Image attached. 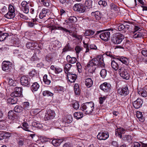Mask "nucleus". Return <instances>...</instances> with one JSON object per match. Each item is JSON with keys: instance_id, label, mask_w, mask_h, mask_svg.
<instances>
[{"instance_id": "nucleus-38", "label": "nucleus", "mask_w": 147, "mask_h": 147, "mask_svg": "<svg viewBox=\"0 0 147 147\" xmlns=\"http://www.w3.org/2000/svg\"><path fill=\"white\" fill-rule=\"evenodd\" d=\"M77 18L75 16H71L68 19L67 22L68 23H74L76 22Z\"/></svg>"}, {"instance_id": "nucleus-54", "label": "nucleus", "mask_w": 147, "mask_h": 147, "mask_svg": "<svg viewBox=\"0 0 147 147\" xmlns=\"http://www.w3.org/2000/svg\"><path fill=\"white\" fill-rule=\"evenodd\" d=\"M8 81L9 84L10 86H14L16 85L15 81L12 79L9 78Z\"/></svg>"}, {"instance_id": "nucleus-7", "label": "nucleus", "mask_w": 147, "mask_h": 147, "mask_svg": "<svg viewBox=\"0 0 147 147\" xmlns=\"http://www.w3.org/2000/svg\"><path fill=\"white\" fill-rule=\"evenodd\" d=\"M22 9L23 11L26 13H28L29 11V6H32L31 4L29 2H27L26 1H23L22 3Z\"/></svg>"}, {"instance_id": "nucleus-55", "label": "nucleus", "mask_w": 147, "mask_h": 147, "mask_svg": "<svg viewBox=\"0 0 147 147\" xmlns=\"http://www.w3.org/2000/svg\"><path fill=\"white\" fill-rule=\"evenodd\" d=\"M117 29L119 31H121L125 28L124 25L123 24H118L117 25Z\"/></svg>"}, {"instance_id": "nucleus-36", "label": "nucleus", "mask_w": 147, "mask_h": 147, "mask_svg": "<svg viewBox=\"0 0 147 147\" xmlns=\"http://www.w3.org/2000/svg\"><path fill=\"white\" fill-rule=\"evenodd\" d=\"M110 9L113 11H118L119 8L117 6L113 3H111L110 5Z\"/></svg>"}, {"instance_id": "nucleus-10", "label": "nucleus", "mask_w": 147, "mask_h": 147, "mask_svg": "<svg viewBox=\"0 0 147 147\" xmlns=\"http://www.w3.org/2000/svg\"><path fill=\"white\" fill-rule=\"evenodd\" d=\"M91 14L93 18L96 21H99L102 17V13L98 11L92 12Z\"/></svg>"}, {"instance_id": "nucleus-21", "label": "nucleus", "mask_w": 147, "mask_h": 147, "mask_svg": "<svg viewBox=\"0 0 147 147\" xmlns=\"http://www.w3.org/2000/svg\"><path fill=\"white\" fill-rule=\"evenodd\" d=\"M145 34V33L143 32V30H141L140 32H138L134 35L133 37L136 38H143Z\"/></svg>"}, {"instance_id": "nucleus-5", "label": "nucleus", "mask_w": 147, "mask_h": 147, "mask_svg": "<svg viewBox=\"0 0 147 147\" xmlns=\"http://www.w3.org/2000/svg\"><path fill=\"white\" fill-rule=\"evenodd\" d=\"M55 115V114L53 111L49 110L45 113L44 117L45 121L52 120L54 118Z\"/></svg>"}, {"instance_id": "nucleus-1", "label": "nucleus", "mask_w": 147, "mask_h": 147, "mask_svg": "<svg viewBox=\"0 0 147 147\" xmlns=\"http://www.w3.org/2000/svg\"><path fill=\"white\" fill-rule=\"evenodd\" d=\"M94 103L92 102H90L83 104L82 107L83 111L85 110L86 113L89 114L92 113L94 109Z\"/></svg>"}, {"instance_id": "nucleus-22", "label": "nucleus", "mask_w": 147, "mask_h": 147, "mask_svg": "<svg viewBox=\"0 0 147 147\" xmlns=\"http://www.w3.org/2000/svg\"><path fill=\"white\" fill-rule=\"evenodd\" d=\"M51 78L50 76H47V75H45L43 77V80L45 84L48 85L51 82Z\"/></svg>"}, {"instance_id": "nucleus-61", "label": "nucleus", "mask_w": 147, "mask_h": 147, "mask_svg": "<svg viewBox=\"0 0 147 147\" xmlns=\"http://www.w3.org/2000/svg\"><path fill=\"white\" fill-rule=\"evenodd\" d=\"M0 11L3 14L7 12V7L5 6H4L0 9Z\"/></svg>"}, {"instance_id": "nucleus-56", "label": "nucleus", "mask_w": 147, "mask_h": 147, "mask_svg": "<svg viewBox=\"0 0 147 147\" xmlns=\"http://www.w3.org/2000/svg\"><path fill=\"white\" fill-rule=\"evenodd\" d=\"M34 45L32 42H28L26 43V47L30 49L31 47H34Z\"/></svg>"}, {"instance_id": "nucleus-13", "label": "nucleus", "mask_w": 147, "mask_h": 147, "mask_svg": "<svg viewBox=\"0 0 147 147\" xmlns=\"http://www.w3.org/2000/svg\"><path fill=\"white\" fill-rule=\"evenodd\" d=\"M109 137V134L107 132H99L97 136V138L100 140H105L108 138Z\"/></svg>"}, {"instance_id": "nucleus-35", "label": "nucleus", "mask_w": 147, "mask_h": 147, "mask_svg": "<svg viewBox=\"0 0 147 147\" xmlns=\"http://www.w3.org/2000/svg\"><path fill=\"white\" fill-rule=\"evenodd\" d=\"M54 89L57 92L61 93L64 91V88L62 86H58L54 88Z\"/></svg>"}, {"instance_id": "nucleus-37", "label": "nucleus", "mask_w": 147, "mask_h": 147, "mask_svg": "<svg viewBox=\"0 0 147 147\" xmlns=\"http://www.w3.org/2000/svg\"><path fill=\"white\" fill-rule=\"evenodd\" d=\"M14 111L16 112L21 113L23 110V108L21 106L17 105L14 107Z\"/></svg>"}, {"instance_id": "nucleus-16", "label": "nucleus", "mask_w": 147, "mask_h": 147, "mask_svg": "<svg viewBox=\"0 0 147 147\" xmlns=\"http://www.w3.org/2000/svg\"><path fill=\"white\" fill-rule=\"evenodd\" d=\"M110 84L107 82L103 83L100 86V89L105 92H108L110 89Z\"/></svg>"}, {"instance_id": "nucleus-48", "label": "nucleus", "mask_w": 147, "mask_h": 147, "mask_svg": "<svg viewBox=\"0 0 147 147\" xmlns=\"http://www.w3.org/2000/svg\"><path fill=\"white\" fill-rule=\"evenodd\" d=\"M139 94H141L143 97H146L147 96V92L145 90H142L141 91L138 92Z\"/></svg>"}, {"instance_id": "nucleus-33", "label": "nucleus", "mask_w": 147, "mask_h": 147, "mask_svg": "<svg viewBox=\"0 0 147 147\" xmlns=\"http://www.w3.org/2000/svg\"><path fill=\"white\" fill-rule=\"evenodd\" d=\"M39 87V85L36 82L34 83L31 86V89L33 91H36Z\"/></svg>"}, {"instance_id": "nucleus-31", "label": "nucleus", "mask_w": 147, "mask_h": 147, "mask_svg": "<svg viewBox=\"0 0 147 147\" xmlns=\"http://www.w3.org/2000/svg\"><path fill=\"white\" fill-rule=\"evenodd\" d=\"M136 116L139 120L142 122L144 121V118L143 117L142 113L140 111H137Z\"/></svg>"}, {"instance_id": "nucleus-28", "label": "nucleus", "mask_w": 147, "mask_h": 147, "mask_svg": "<svg viewBox=\"0 0 147 147\" xmlns=\"http://www.w3.org/2000/svg\"><path fill=\"white\" fill-rule=\"evenodd\" d=\"M5 17L8 19L13 18L15 16V13L12 11H8V12L5 15Z\"/></svg>"}, {"instance_id": "nucleus-9", "label": "nucleus", "mask_w": 147, "mask_h": 147, "mask_svg": "<svg viewBox=\"0 0 147 147\" xmlns=\"http://www.w3.org/2000/svg\"><path fill=\"white\" fill-rule=\"evenodd\" d=\"M117 92L121 96H125L129 94V91L128 87L125 86L124 88L118 89Z\"/></svg>"}, {"instance_id": "nucleus-40", "label": "nucleus", "mask_w": 147, "mask_h": 147, "mask_svg": "<svg viewBox=\"0 0 147 147\" xmlns=\"http://www.w3.org/2000/svg\"><path fill=\"white\" fill-rule=\"evenodd\" d=\"M92 0H87L85 2V4L86 7L90 8L92 7Z\"/></svg>"}, {"instance_id": "nucleus-15", "label": "nucleus", "mask_w": 147, "mask_h": 147, "mask_svg": "<svg viewBox=\"0 0 147 147\" xmlns=\"http://www.w3.org/2000/svg\"><path fill=\"white\" fill-rule=\"evenodd\" d=\"M142 103L143 101L141 99L138 98L133 102V105L135 109H138L142 106Z\"/></svg>"}, {"instance_id": "nucleus-53", "label": "nucleus", "mask_w": 147, "mask_h": 147, "mask_svg": "<svg viewBox=\"0 0 147 147\" xmlns=\"http://www.w3.org/2000/svg\"><path fill=\"white\" fill-rule=\"evenodd\" d=\"M99 56L96 58H94L93 59L94 62V63L95 66H96L99 65Z\"/></svg>"}, {"instance_id": "nucleus-63", "label": "nucleus", "mask_w": 147, "mask_h": 147, "mask_svg": "<svg viewBox=\"0 0 147 147\" xmlns=\"http://www.w3.org/2000/svg\"><path fill=\"white\" fill-rule=\"evenodd\" d=\"M106 98V97L105 96H104L103 97H100L99 98V103L100 104H103V102L105 100Z\"/></svg>"}, {"instance_id": "nucleus-19", "label": "nucleus", "mask_w": 147, "mask_h": 147, "mask_svg": "<svg viewBox=\"0 0 147 147\" xmlns=\"http://www.w3.org/2000/svg\"><path fill=\"white\" fill-rule=\"evenodd\" d=\"M118 61L117 58H116L114 60H113L111 62V67L115 71L117 70L119 68Z\"/></svg>"}, {"instance_id": "nucleus-47", "label": "nucleus", "mask_w": 147, "mask_h": 147, "mask_svg": "<svg viewBox=\"0 0 147 147\" xmlns=\"http://www.w3.org/2000/svg\"><path fill=\"white\" fill-rule=\"evenodd\" d=\"M32 125L34 127H37L38 128H40L42 127V125L41 124L35 121H33L32 122Z\"/></svg>"}, {"instance_id": "nucleus-14", "label": "nucleus", "mask_w": 147, "mask_h": 147, "mask_svg": "<svg viewBox=\"0 0 147 147\" xmlns=\"http://www.w3.org/2000/svg\"><path fill=\"white\" fill-rule=\"evenodd\" d=\"M67 74V77L69 81L71 83L74 82L77 78L76 75L70 72H68Z\"/></svg>"}, {"instance_id": "nucleus-58", "label": "nucleus", "mask_w": 147, "mask_h": 147, "mask_svg": "<svg viewBox=\"0 0 147 147\" xmlns=\"http://www.w3.org/2000/svg\"><path fill=\"white\" fill-rule=\"evenodd\" d=\"M49 0H41V2L43 5L46 6H48L49 5Z\"/></svg>"}, {"instance_id": "nucleus-42", "label": "nucleus", "mask_w": 147, "mask_h": 147, "mask_svg": "<svg viewBox=\"0 0 147 147\" xmlns=\"http://www.w3.org/2000/svg\"><path fill=\"white\" fill-rule=\"evenodd\" d=\"M74 89L75 93L76 95H79L80 93L79 85L78 84H76L74 86Z\"/></svg>"}, {"instance_id": "nucleus-41", "label": "nucleus", "mask_w": 147, "mask_h": 147, "mask_svg": "<svg viewBox=\"0 0 147 147\" xmlns=\"http://www.w3.org/2000/svg\"><path fill=\"white\" fill-rule=\"evenodd\" d=\"M43 95L44 96H52L53 95V93L48 90H45L42 93Z\"/></svg>"}, {"instance_id": "nucleus-60", "label": "nucleus", "mask_w": 147, "mask_h": 147, "mask_svg": "<svg viewBox=\"0 0 147 147\" xmlns=\"http://www.w3.org/2000/svg\"><path fill=\"white\" fill-rule=\"evenodd\" d=\"M45 59L46 61L48 62H51L52 61V58L50 55H47L45 57Z\"/></svg>"}, {"instance_id": "nucleus-17", "label": "nucleus", "mask_w": 147, "mask_h": 147, "mask_svg": "<svg viewBox=\"0 0 147 147\" xmlns=\"http://www.w3.org/2000/svg\"><path fill=\"white\" fill-rule=\"evenodd\" d=\"M49 11L48 9L43 8L42 9V11L40 13L39 15V18L40 19H42L44 17L48 16L49 14Z\"/></svg>"}, {"instance_id": "nucleus-2", "label": "nucleus", "mask_w": 147, "mask_h": 147, "mask_svg": "<svg viewBox=\"0 0 147 147\" xmlns=\"http://www.w3.org/2000/svg\"><path fill=\"white\" fill-rule=\"evenodd\" d=\"M124 38V36L119 33H116L111 38V40L114 44H118L121 43Z\"/></svg>"}, {"instance_id": "nucleus-39", "label": "nucleus", "mask_w": 147, "mask_h": 147, "mask_svg": "<svg viewBox=\"0 0 147 147\" xmlns=\"http://www.w3.org/2000/svg\"><path fill=\"white\" fill-rule=\"evenodd\" d=\"M99 65L101 67L105 66V63L103 61V57L102 55L99 56Z\"/></svg>"}, {"instance_id": "nucleus-62", "label": "nucleus", "mask_w": 147, "mask_h": 147, "mask_svg": "<svg viewBox=\"0 0 147 147\" xmlns=\"http://www.w3.org/2000/svg\"><path fill=\"white\" fill-rule=\"evenodd\" d=\"M9 11H12L15 13V10L14 7L11 5H9L8 7Z\"/></svg>"}, {"instance_id": "nucleus-4", "label": "nucleus", "mask_w": 147, "mask_h": 147, "mask_svg": "<svg viewBox=\"0 0 147 147\" xmlns=\"http://www.w3.org/2000/svg\"><path fill=\"white\" fill-rule=\"evenodd\" d=\"M73 9L75 11H78L80 13H82L85 11L86 7L82 4L77 3L73 6Z\"/></svg>"}, {"instance_id": "nucleus-44", "label": "nucleus", "mask_w": 147, "mask_h": 147, "mask_svg": "<svg viewBox=\"0 0 147 147\" xmlns=\"http://www.w3.org/2000/svg\"><path fill=\"white\" fill-rule=\"evenodd\" d=\"M94 33V31L91 30H88L85 31L84 35L86 36H91L93 35Z\"/></svg>"}, {"instance_id": "nucleus-18", "label": "nucleus", "mask_w": 147, "mask_h": 147, "mask_svg": "<svg viewBox=\"0 0 147 147\" xmlns=\"http://www.w3.org/2000/svg\"><path fill=\"white\" fill-rule=\"evenodd\" d=\"M125 130L121 127L118 128L115 130V135L116 136H118L120 138H122V134L125 133Z\"/></svg>"}, {"instance_id": "nucleus-30", "label": "nucleus", "mask_w": 147, "mask_h": 147, "mask_svg": "<svg viewBox=\"0 0 147 147\" xmlns=\"http://www.w3.org/2000/svg\"><path fill=\"white\" fill-rule=\"evenodd\" d=\"M22 124L23 127V129L24 130L27 131H31L30 127L31 126L29 125L27 123L24 122L22 123Z\"/></svg>"}, {"instance_id": "nucleus-59", "label": "nucleus", "mask_w": 147, "mask_h": 147, "mask_svg": "<svg viewBox=\"0 0 147 147\" xmlns=\"http://www.w3.org/2000/svg\"><path fill=\"white\" fill-rule=\"evenodd\" d=\"M98 4L100 5H102L104 7H105L107 5V3L105 1L100 0L98 2Z\"/></svg>"}, {"instance_id": "nucleus-64", "label": "nucleus", "mask_w": 147, "mask_h": 147, "mask_svg": "<svg viewBox=\"0 0 147 147\" xmlns=\"http://www.w3.org/2000/svg\"><path fill=\"white\" fill-rule=\"evenodd\" d=\"M82 48L80 47L77 46L76 47L75 50L76 51L77 53H79L82 50Z\"/></svg>"}, {"instance_id": "nucleus-52", "label": "nucleus", "mask_w": 147, "mask_h": 147, "mask_svg": "<svg viewBox=\"0 0 147 147\" xmlns=\"http://www.w3.org/2000/svg\"><path fill=\"white\" fill-rule=\"evenodd\" d=\"M95 66L94 63V62L93 59L90 60L87 65V67L88 68L89 67H93V66Z\"/></svg>"}, {"instance_id": "nucleus-51", "label": "nucleus", "mask_w": 147, "mask_h": 147, "mask_svg": "<svg viewBox=\"0 0 147 147\" xmlns=\"http://www.w3.org/2000/svg\"><path fill=\"white\" fill-rule=\"evenodd\" d=\"M70 45L69 43L66 44L65 47L63 49V52H65L67 51H69L71 49Z\"/></svg>"}, {"instance_id": "nucleus-11", "label": "nucleus", "mask_w": 147, "mask_h": 147, "mask_svg": "<svg viewBox=\"0 0 147 147\" xmlns=\"http://www.w3.org/2000/svg\"><path fill=\"white\" fill-rule=\"evenodd\" d=\"M99 36L102 40L104 41H108L110 38V33L109 31H106L101 33Z\"/></svg>"}, {"instance_id": "nucleus-6", "label": "nucleus", "mask_w": 147, "mask_h": 147, "mask_svg": "<svg viewBox=\"0 0 147 147\" xmlns=\"http://www.w3.org/2000/svg\"><path fill=\"white\" fill-rule=\"evenodd\" d=\"M12 65V63L9 61H3L2 66V69L4 71L8 72L10 70Z\"/></svg>"}, {"instance_id": "nucleus-26", "label": "nucleus", "mask_w": 147, "mask_h": 147, "mask_svg": "<svg viewBox=\"0 0 147 147\" xmlns=\"http://www.w3.org/2000/svg\"><path fill=\"white\" fill-rule=\"evenodd\" d=\"M66 59L67 62L71 64L75 63L77 61V59L76 58L71 57L69 55H68L67 56Z\"/></svg>"}, {"instance_id": "nucleus-12", "label": "nucleus", "mask_w": 147, "mask_h": 147, "mask_svg": "<svg viewBox=\"0 0 147 147\" xmlns=\"http://www.w3.org/2000/svg\"><path fill=\"white\" fill-rule=\"evenodd\" d=\"M21 84L24 86H27L30 83V79L27 76H23L20 79Z\"/></svg>"}, {"instance_id": "nucleus-27", "label": "nucleus", "mask_w": 147, "mask_h": 147, "mask_svg": "<svg viewBox=\"0 0 147 147\" xmlns=\"http://www.w3.org/2000/svg\"><path fill=\"white\" fill-rule=\"evenodd\" d=\"M93 82L90 78L86 79L85 81V84L88 88L91 87L93 85Z\"/></svg>"}, {"instance_id": "nucleus-3", "label": "nucleus", "mask_w": 147, "mask_h": 147, "mask_svg": "<svg viewBox=\"0 0 147 147\" xmlns=\"http://www.w3.org/2000/svg\"><path fill=\"white\" fill-rule=\"evenodd\" d=\"M119 73L122 78L126 80H128L129 78V74L126 67H121L119 69Z\"/></svg>"}, {"instance_id": "nucleus-29", "label": "nucleus", "mask_w": 147, "mask_h": 147, "mask_svg": "<svg viewBox=\"0 0 147 147\" xmlns=\"http://www.w3.org/2000/svg\"><path fill=\"white\" fill-rule=\"evenodd\" d=\"M10 136V134L9 133L3 132L0 134V140L6 139Z\"/></svg>"}, {"instance_id": "nucleus-57", "label": "nucleus", "mask_w": 147, "mask_h": 147, "mask_svg": "<svg viewBox=\"0 0 147 147\" xmlns=\"http://www.w3.org/2000/svg\"><path fill=\"white\" fill-rule=\"evenodd\" d=\"M73 108L76 109H78L79 107V105L78 102L76 101L73 105Z\"/></svg>"}, {"instance_id": "nucleus-43", "label": "nucleus", "mask_w": 147, "mask_h": 147, "mask_svg": "<svg viewBox=\"0 0 147 147\" xmlns=\"http://www.w3.org/2000/svg\"><path fill=\"white\" fill-rule=\"evenodd\" d=\"M8 36V34L6 33H0V41L4 40Z\"/></svg>"}, {"instance_id": "nucleus-20", "label": "nucleus", "mask_w": 147, "mask_h": 147, "mask_svg": "<svg viewBox=\"0 0 147 147\" xmlns=\"http://www.w3.org/2000/svg\"><path fill=\"white\" fill-rule=\"evenodd\" d=\"M7 116L9 119L12 120L17 118L16 114L12 110L9 111L7 114Z\"/></svg>"}, {"instance_id": "nucleus-46", "label": "nucleus", "mask_w": 147, "mask_h": 147, "mask_svg": "<svg viewBox=\"0 0 147 147\" xmlns=\"http://www.w3.org/2000/svg\"><path fill=\"white\" fill-rule=\"evenodd\" d=\"M107 74V70L105 69H102L100 73V74L101 76L103 78H104L106 76Z\"/></svg>"}, {"instance_id": "nucleus-34", "label": "nucleus", "mask_w": 147, "mask_h": 147, "mask_svg": "<svg viewBox=\"0 0 147 147\" xmlns=\"http://www.w3.org/2000/svg\"><path fill=\"white\" fill-rule=\"evenodd\" d=\"M64 121L67 123H70L72 121V117L70 115L65 117L64 118Z\"/></svg>"}, {"instance_id": "nucleus-49", "label": "nucleus", "mask_w": 147, "mask_h": 147, "mask_svg": "<svg viewBox=\"0 0 147 147\" xmlns=\"http://www.w3.org/2000/svg\"><path fill=\"white\" fill-rule=\"evenodd\" d=\"M8 103L11 104H14L17 103V100H14L13 98H9L7 99Z\"/></svg>"}, {"instance_id": "nucleus-50", "label": "nucleus", "mask_w": 147, "mask_h": 147, "mask_svg": "<svg viewBox=\"0 0 147 147\" xmlns=\"http://www.w3.org/2000/svg\"><path fill=\"white\" fill-rule=\"evenodd\" d=\"M72 66V65L70 64H67L65 65L64 69L65 71L68 72Z\"/></svg>"}, {"instance_id": "nucleus-25", "label": "nucleus", "mask_w": 147, "mask_h": 147, "mask_svg": "<svg viewBox=\"0 0 147 147\" xmlns=\"http://www.w3.org/2000/svg\"><path fill=\"white\" fill-rule=\"evenodd\" d=\"M59 2L64 7H67L71 4V0H59Z\"/></svg>"}, {"instance_id": "nucleus-32", "label": "nucleus", "mask_w": 147, "mask_h": 147, "mask_svg": "<svg viewBox=\"0 0 147 147\" xmlns=\"http://www.w3.org/2000/svg\"><path fill=\"white\" fill-rule=\"evenodd\" d=\"M83 115V113L80 112H75L74 114V117L76 119H80L82 118Z\"/></svg>"}, {"instance_id": "nucleus-24", "label": "nucleus", "mask_w": 147, "mask_h": 147, "mask_svg": "<svg viewBox=\"0 0 147 147\" xmlns=\"http://www.w3.org/2000/svg\"><path fill=\"white\" fill-rule=\"evenodd\" d=\"M119 61H120L123 63L127 65L129 63V60L126 57H118L117 58Z\"/></svg>"}, {"instance_id": "nucleus-8", "label": "nucleus", "mask_w": 147, "mask_h": 147, "mask_svg": "<svg viewBox=\"0 0 147 147\" xmlns=\"http://www.w3.org/2000/svg\"><path fill=\"white\" fill-rule=\"evenodd\" d=\"M15 91L11 94L12 97H19L22 95V88L20 87H16L15 88Z\"/></svg>"}, {"instance_id": "nucleus-23", "label": "nucleus", "mask_w": 147, "mask_h": 147, "mask_svg": "<svg viewBox=\"0 0 147 147\" xmlns=\"http://www.w3.org/2000/svg\"><path fill=\"white\" fill-rule=\"evenodd\" d=\"M62 139H54L52 141V144L55 146H58L60 145L63 142Z\"/></svg>"}, {"instance_id": "nucleus-45", "label": "nucleus", "mask_w": 147, "mask_h": 147, "mask_svg": "<svg viewBox=\"0 0 147 147\" xmlns=\"http://www.w3.org/2000/svg\"><path fill=\"white\" fill-rule=\"evenodd\" d=\"M122 139L125 141L129 142L132 140L131 136L129 135H125L123 136Z\"/></svg>"}]
</instances>
